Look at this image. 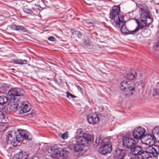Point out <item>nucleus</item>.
Instances as JSON below:
<instances>
[{
    "instance_id": "9",
    "label": "nucleus",
    "mask_w": 159,
    "mask_h": 159,
    "mask_svg": "<svg viewBox=\"0 0 159 159\" xmlns=\"http://www.w3.org/2000/svg\"><path fill=\"white\" fill-rule=\"evenodd\" d=\"M25 92L23 90L17 88L11 89L8 92L10 96L13 97L23 96Z\"/></svg>"
},
{
    "instance_id": "20",
    "label": "nucleus",
    "mask_w": 159,
    "mask_h": 159,
    "mask_svg": "<svg viewBox=\"0 0 159 159\" xmlns=\"http://www.w3.org/2000/svg\"><path fill=\"white\" fill-rule=\"evenodd\" d=\"M28 155L25 152H21L15 154L13 159H27Z\"/></svg>"
},
{
    "instance_id": "30",
    "label": "nucleus",
    "mask_w": 159,
    "mask_h": 159,
    "mask_svg": "<svg viewBox=\"0 0 159 159\" xmlns=\"http://www.w3.org/2000/svg\"><path fill=\"white\" fill-rule=\"evenodd\" d=\"M24 11L25 13L29 14H31L32 13V12L30 9L26 7L24 9Z\"/></svg>"
},
{
    "instance_id": "5",
    "label": "nucleus",
    "mask_w": 159,
    "mask_h": 159,
    "mask_svg": "<svg viewBox=\"0 0 159 159\" xmlns=\"http://www.w3.org/2000/svg\"><path fill=\"white\" fill-rule=\"evenodd\" d=\"M120 7L119 6H114L110 12V18L114 20V24L119 26L120 22L124 21V16L120 14Z\"/></svg>"
},
{
    "instance_id": "34",
    "label": "nucleus",
    "mask_w": 159,
    "mask_h": 159,
    "mask_svg": "<svg viewBox=\"0 0 159 159\" xmlns=\"http://www.w3.org/2000/svg\"><path fill=\"white\" fill-rule=\"evenodd\" d=\"M84 24L85 25H86V24H93V23L92 22V21H90L89 20H86L85 21Z\"/></svg>"
},
{
    "instance_id": "40",
    "label": "nucleus",
    "mask_w": 159,
    "mask_h": 159,
    "mask_svg": "<svg viewBox=\"0 0 159 159\" xmlns=\"http://www.w3.org/2000/svg\"><path fill=\"white\" fill-rule=\"evenodd\" d=\"M67 147L69 149H70L71 150L72 149V148L71 147V146L70 145H69L67 146Z\"/></svg>"
},
{
    "instance_id": "35",
    "label": "nucleus",
    "mask_w": 159,
    "mask_h": 159,
    "mask_svg": "<svg viewBox=\"0 0 159 159\" xmlns=\"http://www.w3.org/2000/svg\"><path fill=\"white\" fill-rule=\"evenodd\" d=\"M55 39V38L52 36H50L48 38V40L51 41H54Z\"/></svg>"
},
{
    "instance_id": "7",
    "label": "nucleus",
    "mask_w": 159,
    "mask_h": 159,
    "mask_svg": "<svg viewBox=\"0 0 159 159\" xmlns=\"http://www.w3.org/2000/svg\"><path fill=\"white\" fill-rule=\"evenodd\" d=\"M6 139L8 144H10L14 147L20 145L22 142L19 135H15L14 132L12 131H9L7 133Z\"/></svg>"
},
{
    "instance_id": "10",
    "label": "nucleus",
    "mask_w": 159,
    "mask_h": 159,
    "mask_svg": "<svg viewBox=\"0 0 159 159\" xmlns=\"http://www.w3.org/2000/svg\"><path fill=\"white\" fill-rule=\"evenodd\" d=\"M145 132V129L141 127H139L136 128L134 131L133 136L136 139H142Z\"/></svg>"
},
{
    "instance_id": "15",
    "label": "nucleus",
    "mask_w": 159,
    "mask_h": 159,
    "mask_svg": "<svg viewBox=\"0 0 159 159\" xmlns=\"http://www.w3.org/2000/svg\"><path fill=\"white\" fill-rule=\"evenodd\" d=\"M18 132L19 133V135H20V139L22 140L21 139L28 140H31L32 137L30 133L25 130L22 129H18Z\"/></svg>"
},
{
    "instance_id": "42",
    "label": "nucleus",
    "mask_w": 159,
    "mask_h": 159,
    "mask_svg": "<svg viewBox=\"0 0 159 159\" xmlns=\"http://www.w3.org/2000/svg\"><path fill=\"white\" fill-rule=\"evenodd\" d=\"M77 87L78 88H79L80 89H81V88L78 85Z\"/></svg>"
},
{
    "instance_id": "24",
    "label": "nucleus",
    "mask_w": 159,
    "mask_h": 159,
    "mask_svg": "<svg viewBox=\"0 0 159 159\" xmlns=\"http://www.w3.org/2000/svg\"><path fill=\"white\" fill-rule=\"evenodd\" d=\"M7 97L4 96H0V105L4 107L6 106L8 101Z\"/></svg>"
},
{
    "instance_id": "16",
    "label": "nucleus",
    "mask_w": 159,
    "mask_h": 159,
    "mask_svg": "<svg viewBox=\"0 0 159 159\" xmlns=\"http://www.w3.org/2000/svg\"><path fill=\"white\" fill-rule=\"evenodd\" d=\"M18 132L19 133V135H20V139L22 140L21 139L28 140H31L32 137L30 133L25 130L22 129H18Z\"/></svg>"
},
{
    "instance_id": "38",
    "label": "nucleus",
    "mask_w": 159,
    "mask_h": 159,
    "mask_svg": "<svg viewBox=\"0 0 159 159\" xmlns=\"http://www.w3.org/2000/svg\"><path fill=\"white\" fill-rule=\"evenodd\" d=\"M76 32L77 33L76 34L78 35L79 37H80V36L82 35L80 31H77Z\"/></svg>"
},
{
    "instance_id": "28",
    "label": "nucleus",
    "mask_w": 159,
    "mask_h": 159,
    "mask_svg": "<svg viewBox=\"0 0 159 159\" xmlns=\"http://www.w3.org/2000/svg\"><path fill=\"white\" fill-rule=\"evenodd\" d=\"M59 136L61 137L63 139H66L68 137V135L67 133H65L63 134H60Z\"/></svg>"
},
{
    "instance_id": "39",
    "label": "nucleus",
    "mask_w": 159,
    "mask_h": 159,
    "mask_svg": "<svg viewBox=\"0 0 159 159\" xmlns=\"http://www.w3.org/2000/svg\"><path fill=\"white\" fill-rule=\"evenodd\" d=\"M130 159H139L138 158V157L137 156L132 157Z\"/></svg>"
},
{
    "instance_id": "12",
    "label": "nucleus",
    "mask_w": 159,
    "mask_h": 159,
    "mask_svg": "<svg viewBox=\"0 0 159 159\" xmlns=\"http://www.w3.org/2000/svg\"><path fill=\"white\" fill-rule=\"evenodd\" d=\"M155 137L151 134H147L144 135L141 139L142 142L147 145H152L155 142Z\"/></svg>"
},
{
    "instance_id": "21",
    "label": "nucleus",
    "mask_w": 159,
    "mask_h": 159,
    "mask_svg": "<svg viewBox=\"0 0 159 159\" xmlns=\"http://www.w3.org/2000/svg\"><path fill=\"white\" fill-rule=\"evenodd\" d=\"M149 154V153L147 152L146 148L145 150L141 152L138 157L139 159H148L151 158V156Z\"/></svg>"
},
{
    "instance_id": "23",
    "label": "nucleus",
    "mask_w": 159,
    "mask_h": 159,
    "mask_svg": "<svg viewBox=\"0 0 159 159\" xmlns=\"http://www.w3.org/2000/svg\"><path fill=\"white\" fill-rule=\"evenodd\" d=\"M12 62L14 64L25 65L28 63V61L26 60H22L19 59H13Z\"/></svg>"
},
{
    "instance_id": "25",
    "label": "nucleus",
    "mask_w": 159,
    "mask_h": 159,
    "mask_svg": "<svg viewBox=\"0 0 159 159\" xmlns=\"http://www.w3.org/2000/svg\"><path fill=\"white\" fill-rule=\"evenodd\" d=\"M85 46L86 48L89 49H91L93 47L91 42L89 39L86 40L84 42Z\"/></svg>"
},
{
    "instance_id": "14",
    "label": "nucleus",
    "mask_w": 159,
    "mask_h": 159,
    "mask_svg": "<svg viewBox=\"0 0 159 159\" xmlns=\"http://www.w3.org/2000/svg\"><path fill=\"white\" fill-rule=\"evenodd\" d=\"M87 120L89 124L94 125L98 123L99 118L97 114L92 113L87 116Z\"/></svg>"
},
{
    "instance_id": "8",
    "label": "nucleus",
    "mask_w": 159,
    "mask_h": 159,
    "mask_svg": "<svg viewBox=\"0 0 159 159\" xmlns=\"http://www.w3.org/2000/svg\"><path fill=\"white\" fill-rule=\"evenodd\" d=\"M147 151L151 156V158L152 157H156L159 154V148L155 145H150L147 148Z\"/></svg>"
},
{
    "instance_id": "4",
    "label": "nucleus",
    "mask_w": 159,
    "mask_h": 159,
    "mask_svg": "<svg viewBox=\"0 0 159 159\" xmlns=\"http://www.w3.org/2000/svg\"><path fill=\"white\" fill-rule=\"evenodd\" d=\"M57 146L50 147L47 151L49 153H53L52 157L53 159H66L69 154L68 149L66 148L60 150Z\"/></svg>"
},
{
    "instance_id": "1",
    "label": "nucleus",
    "mask_w": 159,
    "mask_h": 159,
    "mask_svg": "<svg viewBox=\"0 0 159 159\" xmlns=\"http://www.w3.org/2000/svg\"><path fill=\"white\" fill-rule=\"evenodd\" d=\"M82 133V130L78 129L76 132L75 137L72 138L70 142L74 146V149L75 154L77 155L81 154L83 148L88 144L89 142L93 139V136L88 133Z\"/></svg>"
},
{
    "instance_id": "31",
    "label": "nucleus",
    "mask_w": 159,
    "mask_h": 159,
    "mask_svg": "<svg viewBox=\"0 0 159 159\" xmlns=\"http://www.w3.org/2000/svg\"><path fill=\"white\" fill-rule=\"evenodd\" d=\"M21 30L22 32H25L28 31V30L25 28H24L23 26H19V30Z\"/></svg>"
},
{
    "instance_id": "22",
    "label": "nucleus",
    "mask_w": 159,
    "mask_h": 159,
    "mask_svg": "<svg viewBox=\"0 0 159 159\" xmlns=\"http://www.w3.org/2000/svg\"><path fill=\"white\" fill-rule=\"evenodd\" d=\"M121 23L122 24V27L121 28V31L122 33L127 34V33H128V32H127L128 31L129 32L130 34H134L136 33L132 32H131L132 31H133L134 30H131L129 31L126 28L125 22L124 21V20L123 22H120V24Z\"/></svg>"
},
{
    "instance_id": "41",
    "label": "nucleus",
    "mask_w": 159,
    "mask_h": 159,
    "mask_svg": "<svg viewBox=\"0 0 159 159\" xmlns=\"http://www.w3.org/2000/svg\"><path fill=\"white\" fill-rule=\"evenodd\" d=\"M129 95H131L133 94V93L132 92H131L130 93H129Z\"/></svg>"
},
{
    "instance_id": "32",
    "label": "nucleus",
    "mask_w": 159,
    "mask_h": 159,
    "mask_svg": "<svg viewBox=\"0 0 159 159\" xmlns=\"http://www.w3.org/2000/svg\"><path fill=\"white\" fill-rule=\"evenodd\" d=\"M70 96L72 98H75L76 97L75 96L73 95L70 93L68 92H66L67 97L69 98Z\"/></svg>"
},
{
    "instance_id": "11",
    "label": "nucleus",
    "mask_w": 159,
    "mask_h": 159,
    "mask_svg": "<svg viewBox=\"0 0 159 159\" xmlns=\"http://www.w3.org/2000/svg\"><path fill=\"white\" fill-rule=\"evenodd\" d=\"M136 143L135 140L130 138H125L123 141V145L124 147L131 148L136 145Z\"/></svg>"
},
{
    "instance_id": "33",
    "label": "nucleus",
    "mask_w": 159,
    "mask_h": 159,
    "mask_svg": "<svg viewBox=\"0 0 159 159\" xmlns=\"http://www.w3.org/2000/svg\"><path fill=\"white\" fill-rule=\"evenodd\" d=\"M159 89L158 90L157 89H155V90L154 91L153 95L154 96H155L156 95H158L159 94Z\"/></svg>"
},
{
    "instance_id": "18",
    "label": "nucleus",
    "mask_w": 159,
    "mask_h": 159,
    "mask_svg": "<svg viewBox=\"0 0 159 159\" xmlns=\"http://www.w3.org/2000/svg\"><path fill=\"white\" fill-rule=\"evenodd\" d=\"M31 109L30 107L28 106V103L26 102H23L21 104L20 109V113L23 114L29 112Z\"/></svg>"
},
{
    "instance_id": "3",
    "label": "nucleus",
    "mask_w": 159,
    "mask_h": 159,
    "mask_svg": "<svg viewBox=\"0 0 159 159\" xmlns=\"http://www.w3.org/2000/svg\"><path fill=\"white\" fill-rule=\"evenodd\" d=\"M136 72L134 71L130 72L125 76V77L129 80L128 81L123 80L120 83V89L124 91H131L134 89V83L132 81L137 76Z\"/></svg>"
},
{
    "instance_id": "36",
    "label": "nucleus",
    "mask_w": 159,
    "mask_h": 159,
    "mask_svg": "<svg viewBox=\"0 0 159 159\" xmlns=\"http://www.w3.org/2000/svg\"><path fill=\"white\" fill-rule=\"evenodd\" d=\"M7 112L5 108H2V113L3 115H5Z\"/></svg>"
},
{
    "instance_id": "2",
    "label": "nucleus",
    "mask_w": 159,
    "mask_h": 159,
    "mask_svg": "<svg viewBox=\"0 0 159 159\" xmlns=\"http://www.w3.org/2000/svg\"><path fill=\"white\" fill-rule=\"evenodd\" d=\"M138 8H139V12L140 17L139 20L136 19L138 26L133 31H131L132 32H137L139 29H142L147 25L150 24L152 21L150 17L149 11L148 6L144 4H140Z\"/></svg>"
},
{
    "instance_id": "6",
    "label": "nucleus",
    "mask_w": 159,
    "mask_h": 159,
    "mask_svg": "<svg viewBox=\"0 0 159 159\" xmlns=\"http://www.w3.org/2000/svg\"><path fill=\"white\" fill-rule=\"evenodd\" d=\"M113 139L110 138H107L103 140V145L99 149V152L102 155L110 153L112 150L111 142Z\"/></svg>"
},
{
    "instance_id": "29",
    "label": "nucleus",
    "mask_w": 159,
    "mask_h": 159,
    "mask_svg": "<svg viewBox=\"0 0 159 159\" xmlns=\"http://www.w3.org/2000/svg\"><path fill=\"white\" fill-rule=\"evenodd\" d=\"M103 140L102 141L99 138H97L96 140V143L97 144L98 146L101 145L102 144H103Z\"/></svg>"
},
{
    "instance_id": "37",
    "label": "nucleus",
    "mask_w": 159,
    "mask_h": 159,
    "mask_svg": "<svg viewBox=\"0 0 159 159\" xmlns=\"http://www.w3.org/2000/svg\"><path fill=\"white\" fill-rule=\"evenodd\" d=\"M36 111L35 110H32L31 112L30 113V114L32 116H33L35 115Z\"/></svg>"
},
{
    "instance_id": "13",
    "label": "nucleus",
    "mask_w": 159,
    "mask_h": 159,
    "mask_svg": "<svg viewBox=\"0 0 159 159\" xmlns=\"http://www.w3.org/2000/svg\"><path fill=\"white\" fill-rule=\"evenodd\" d=\"M18 99H16L15 97L11 98L9 102L8 106L9 109L13 111H16L18 105Z\"/></svg>"
},
{
    "instance_id": "26",
    "label": "nucleus",
    "mask_w": 159,
    "mask_h": 159,
    "mask_svg": "<svg viewBox=\"0 0 159 159\" xmlns=\"http://www.w3.org/2000/svg\"><path fill=\"white\" fill-rule=\"evenodd\" d=\"M142 34L145 37H148L150 34V30L148 29H145L144 30L142 31Z\"/></svg>"
},
{
    "instance_id": "17",
    "label": "nucleus",
    "mask_w": 159,
    "mask_h": 159,
    "mask_svg": "<svg viewBox=\"0 0 159 159\" xmlns=\"http://www.w3.org/2000/svg\"><path fill=\"white\" fill-rule=\"evenodd\" d=\"M125 150L118 148L116 149L114 153V159H122L125 155Z\"/></svg>"
},
{
    "instance_id": "19",
    "label": "nucleus",
    "mask_w": 159,
    "mask_h": 159,
    "mask_svg": "<svg viewBox=\"0 0 159 159\" xmlns=\"http://www.w3.org/2000/svg\"><path fill=\"white\" fill-rule=\"evenodd\" d=\"M131 148V153L133 155H137V156L142 150V148L139 145H135Z\"/></svg>"
},
{
    "instance_id": "27",
    "label": "nucleus",
    "mask_w": 159,
    "mask_h": 159,
    "mask_svg": "<svg viewBox=\"0 0 159 159\" xmlns=\"http://www.w3.org/2000/svg\"><path fill=\"white\" fill-rule=\"evenodd\" d=\"M20 25H17L15 24L11 25L9 26L10 28L13 30H19Z\"/></svg>"
}]
</instances>
